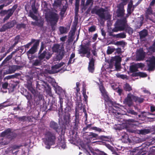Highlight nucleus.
<instances>
[{
  "label": "nucleus",
  "instance_id": "nucleus-27",
  "mask_svg": "<svg viewBox=\"0 0 155 155\" xmlns=\"http://www.w3.org/2000/svg\"><path fill=\"white\" fill-rule=\"evenodd\" d=\"M133 101L136 103H141L143 102L144 100L143 98L138 97L137 96H133Z\"/></svg>",
  "mask_w": 155,
  "mask_h": 155
},
{
  "label": "nucleus",
  "instance_id": "nucleus-12",
  "mask_svg": "<svg viewBox=\"0 0 155 155\" xmlns=\"http://www.w3.org/2000/svg\"><path fill=\"white\" fill-rule=\"evenodd\" d=\"M136 58L137 61L143 60L146 56V52L144 51L143 48H140L137 51Z\"/></svg>",
  "mask_w": 155,
  "mask_h": 155
},
{
  "label": "nucleus",
  "instance_id": "nucleus-22",
  "mask_svg": "<svg viewBox=\"0 0 155 155\" xmlns=\"http://www.w3.org/2000/svg\"><path fill=\"white\" fill-rule=\"evenodd\" d=\"M77 110L75 109V118L74 120V124L73 127V129L75 130H77L78 129L79 124L78 119V116L77 115Z\"/></svg>",
  "mask_w": 155,
  "mask_h": 155
},
{
  "label": "nucleus",
  "instance_id": "nucleus-7",
  "mask_svg": "<svg viewBox=\"0 0 155 155\" xmlns=\"http://www.w3.org/2000/svg\"><path fill=\"white\" fill-rule=\"evenodd\" d=\"M12 130L10 128H8L2 132L1 134V136L5 137L6 136L8 139L11 140L14 139L16 137V134L11 132Z\"/></svg>",
  "mask_w": 155,
  "mask_h": 155
},
{
  "label": "nucleus",
  "instance_id": "nucleus-10",
  "mask_svg": "<svg viewBox=\"0 0 155 155\" xmlns=\"http://www.w3.org/2000/svg\"><path fill=\"white\" fill-rule=\"evenodd\" d=\"M52 53L47 49H45L42 52H41L38 55V58L42 59H44L47 60H49L52 56Z\"/></svg>",
  "mask_w": 155,
  "mask_h": 155
},
{
  "label": "nucleus",
  "instance_id": "nucleus-35",
  "mask_svg": "<svg viewBox=\"0 0 155 155\" xmlns=\"http://www.w3.org/2000/svg\"><path fill=\"white\" fill-rule=\"evenodd\" d=\"M55 89L56 92L59 95H60L64 92V90L60 87L57 85L56 87H54Z\"/></svg>",
  "mask_w": 155,
  "mask_h": 155
},
{
  "label": "nucleus",
  "instance_id": "nucleus-42",
  "mask_svg": "<svg viewBox=\"0 0 155 155\" xmlns=\"http://www.w3.org/2000/svg\"><path fill=\"white\" fill-rule=\"evenodd\" d=\"M21 76L20 74L19 73H15L14 74L9 75L7 76V79H9L11 78H17L18 77Z\"/></svg>",
  "mask_w": 155,
  "mask_h": 155
},
{
  "label": "nucleus",
  "instance_id": "nucleus-16",
  "mask_svg": "<svg viewBox=\"0 0 155 155\" xmlns=\"http://www.w3.org/2000/svg\"><path fill=\"white\" fill-rule=\"evenodd\" d=\"M70 119L71 116L70 114L67 113L64 116L63 120V124L65 128H66V126H68L69 125H70V123L71 122Z\"/></svg>",
  "mask_w": 155,
  "mask_h": 155
},
{
  "label": "nucleus",
  "instance_id": "nucleus-1",
  "mask_svg": "<svg viewBox=\"0 0 155 155\" xmlns=\"http://www.w3.org/2000/svg\"><path fill=\"white\" fill-rule=\"evenodd\" d=\"M45 18L47 21L50 23L51 30L54 31L59 18L58 14L54 12H50L45 15Z\"/></svg>",
  "mask_w": 155,
  "mask_h": 155
},
{
  "label": "nucleus",
  "instance_id": "nucleus-34",
  "mask_svg": "<svg viewBox=\"0 0 155 155\" xmlns=\"http://www.w3.org/2000/svg\"><path fill=\"white\" fill-rule=\"evenodd\" d=\"M61 140L59 144L60 147L63 149H65L66 147V144L65 142V140L64 138L62 139V137H60Z\"/></svg>",
  "mask_w": 155,
  "mask_h": 155
},
{
  "label": "nucleus",
  "instance_id": "nucleus-45",
  "mask_svg": "<svg viewBox=\"0 0 155 155\" xmlns=\"http://www.w3.org/2000/svg\"><path fill=\"white\" fill-rule=\"evenodd\" d=\"M29 118H30V117L29 116H23L22 117H18L17 118L19 121L24 122L27 119L29 120Z\"/></svg>",
  "mask_w": 155,
  "mask_h": 155
},
{
  "label": "nucleus",
  "instance_id": "nucleus-59",
  "mask_svg": "<svg viewBox=\"0 0 155 155\" xmlns=\"http://www.w3.org/2000/svg\"><path fill=\"white\" fill-rule=\"evenodd\" d=\"M138 76L140 77V78H146L147 76V74L145 72H139Z\"/></svg>",
  "mask_w": 155,
  "mask_h": 155
},
{
  "label": "nucleus",
  "instance_id": "nucleus-23",
  "mask_svg": "<svg viewBox=\"0 0 155 155\" xmlns=\"http://www.w3.org/2000/svg\"><path fill=\"white\" fill-rule=\"evenodd\" d=\"M42 60L40 59H36L31 61L32 66H38L41 65L42 61Z\"/></svg>",
  "mask_w": 155,
  "mask_h": 155
},
{
  "label": "nucleus",
  "instance_id": "nucleus-20",
  "mask_svg": "<svg viewBox=\"0 0 155 155\" xmlns=\"http://www.w3.org/2000/svg\"><path fill=\"white\" fill-rule=\"evenodd\" d=\"M36 89L39 90H44L46 87L45 86L46 84L44 82L36 81Z\"/></svg>",
  "mask_w": 155,
  "mask_h": 155
},
{
  "label": "nucleus",
  "instance_id": "nucleus-14",
  "mask_svg": "<svg viewBox=\"0 0 155 155\" xmlns=\"http://www.w3.org/2000/svg\"><path fill=\"white\" fill-rule=\"evenodd\" d=\"M17 7L18 5L17 4H15L13 6L12 8L8 9L9 12L8 13V14L6 15L4 18L3 20L4 22L8 19L9 18L12 16Z\"/></svg>",
  "mask_w": 155,
  "mask_h": 155
},
{
  "label": "nucleus",
  "instance_id": "nucleus-51",
  "mask_svg": "<svg viewBox=\"0 0 155 155\" xmlns=\"http://www.w3.org/2000/svg\"><path fill=\"white\" fill-rule=\"evenodd\" d=\"M59 101L58 102L60 104V107L59 109L61 111H63V98L61 97H59Z\"/></svg>",
  "mask_w": 155,
  "mask_h": 155
},
{
  "label": "nucleus",
  "instance_id": "nucleus-37",
  "mask_svg": "<svg viewBox=\"0 0 155 155\" xmlns=\"http://www.w3.org/2000/svg\"><path fill=\"white\" fill-rule=\"evenodd\" d=\"M60 45L58 44H54L52 47V50L53 52H58L60 49L59 48Z\"/></svg>",
  "mask_w": 155,
  "mask_h": 155
},
{
  "label": "nucleus",
  "instance_id": "nucleus-31",
  "mask_svg": "<svg viewBox=\"0 0 155 155\" xmlns=\"http://www.w3.org/2000/svg\"><path fill=\"white\" fill-rule=\"evenodd\" d=\"M123 87L124 90L126 91L130 92L132 90L131 86L127 83L124 84Z\"/></svg>",
  "mask_w": 155,
  "mask_h": 155
},
{
  "label": "nucleus",
  "instance_id": "nucleus-18",
  "mask_svg": "<svg viewBox=\"0 0 155 155\" xmlns=\"http://www.w3.org/2000/svg\"><path fill=\"white\" fill-rule=\"evenodd\" d=\"M20 66L16 65L10 66L8 70H5V73L6 74H12L14 73L17 70L20 68Z\"/></svg>",
  "mask_w": 155,
  "mask_h": 155
},
{
  "label": "nucleus",
  "instance_id": "nucleus-4",
  "mask_svg": "<svg viewBox=\"0 0 155 155\" xmlns=\"http://www.w3.org/2000/svg\"><path fill=\"white\" fill-rule=\"evenodd\" d=\"M106 10L103 8L97 9L95 7L93 8L91 10L92 14H95L97 15L101 19L107 20L109 18L108 14L106 16L104 13Z\"/></svg>",
  "mask_w": 155,
  "mask_h": 155
},
{
  "label": "nucleus",
  "instance_id": "nucleus-64",
  "mask_svg": "<svg viewBox=\"0 0 155 155\" xmlns=\"http://www.w3.org/2000/svg\"><path fill=\"white\" fill-rule=\"evenodd\" d=\"M25 96L28 100V103L30 102V101L31 100L32 98V96L31 94L28 93L27 95H25Z\"/></svg>",
  "mask_w": 155,
  "mask_h": 155
},
{
  "label": "nucleus",
  "instance_id": "nucleus-38",
  "mask_svg": "<svg viewBox=\"0 0 155 155\" xmlns=\"http://www.w3.org/2000/svg\"><path fill=\"white\" fill-rule=\"evenodd\" d=\"M9 142V141L7 140L6 138H2L0 140V145L1 146L6 145Z\"/></svg>",
  "mask_w": 155,
  "mask_h": 155
},
{
  "label": "nucleus",
  "instance_id": "nucleus-40",
  "mask_svg": "<svg viewBox=\"0 0 155 155\" xmlns=\"http://www.w3.org/2000/svg\"><path fill=\"white\" fill-rule=\"evenodd\" d=\"M133 1L131 0L128 3L127 5V11H128L129 12H132V8L133 7Z\"/></svg>",
  "mask_w": 155,
  "mask_h": 155
},
{
  "label": "nucleus",
  "instance_id": "nucleus-61",
  "mask_svg": "<svg viewBox=\"0 0 155 155\" xmlns=\"http://www.w3.org/2000/svg\"><path fill=\"white\" fill-rule=\"evenodd\" d=\"M135 64L138 69L139 68L142 69L145 66L144 64L142 63H137Z\"/></svg>",
  "mask_w": 155,
  "mask_h": 155
},
{
  "label": "nucleus",
  "instance_id": "nucleus-63",
  "mask_svg": "<svg viewBox=\"0 0 155 155\" xmlns=\"http://www.w3.org/2000/svg\"><path fill=\"white\" fill-rule=\"evenodd\" d=\"M23 146L21 145H13L12 147V151L16 150L17 149H19L20 148V147H22Z\"/></svg>",
  "mask_w": 155,
  "mask_h": 155
},
{
  "label": "nucleus",
  "instance_id": "nucleus-57",
  "mask_svg": "<svg viewBox=\"0 0 155 155\" xmlns=\"http://www.w3.org/2000/svg\"><path fill=\"white\" fill-rule=\"evenodd\" d=\"M2 2L4 3L5 6H7L12 2V0H2Z\"/></svg>",
  "mask_w": 155,
  "mask_h": 155
},
{
  "label": "nucleus",
  "instance_id": "nucleus-29",
  "mask_svg": "<svg viewBox=\"0 0 155 155\" xmlns=\"http://www.w3.org/2000/svg\"><path fill=\"white\" fill-rule=\"evenodd\" d=\"M110 35L116 38H123L126 37V35L124 32L120 33L116 35Z\"/></svg>",
  "mask_w": 155,
  "mask_h": 155
},
{
  "label": "nucleus",
  "instance_id": "nucleus-21",
  "mask_svg": "<svg viewBox=\"0 0 155 155\" xmlns=\"http://www.w3.org/2000/svg\"><path fill=\"white\" fill-rule=\"evenodd\" d=\"M80 49L78 50V53L80 54H86L87 53V50L88 49V47L82 44L80 45Z\"/></svg>",
  "mask_w": 155,
  "mask_h": 155
},
{
  "label": "nucleus",
  "instance_id": "nucleus-26",
  "mask_svg": "<svg viewBox=\"0 0 155 155\" xmlns=\"http://www.w3.org/2000/svg\"><path fill=\"white\" fill-rule=\"evenodd\" d=\"M20 36L18 35L15 36L14 38L13 39V41L14 42V43L12 45V48H14L16 45L20 41Z\"/></svg>",
  "mask_w": 155,
  "mask_h": 155
},
{
  "label": "nucleus",
  "instance_id": "nucleus-2",
  "mask_svg": "<svg viewBox=\"0 0 155 155\" xmlns=\"http://www.w3.org/2000/svg\"><path fill=\"white\" fill-rule=\"evenodd\" d=\"M45 137L43 142L45 147L47 149H50L51 146L54 144L56 140V136L54 133L50 131H48L45 134Z\"/></svg>",
  "mask_w": 155,
  "mask_h": 155
},
{
  "label": "nucleus",
  "instance_id": "nucleus-54",
  "mask_svg": "<svg viewBox=\"0 0 155 155\" xmlns=\"http://www.w3.org/2000/svg\"><path fill=\"white\" fill-rule=\"evenodd\" d=\"M150 132V130L148 129H144L140 131V133L142 134L145 135Z\"/></svg>",
  "mask_w": 155,
  "mask_h": 155
},
{
  "label": "nucleus",
  "instance_id": "nucleus-46",
  "mask_svg": "<svg viewBox=\"0 0 155 155\" xmlns=\"http://www.w3.org/2000/svg\"><path fill=\"white\" fill-rule=\"evenodd\" d=\"M113 59L115 63H120L121 61V58L119 56H115L114 58L111 59Z\"/></svg>",
  "mask_w": 155,
  "mask_h": 155
},
{
  "label": "nucleus",
  "instance_id": "nucleus-6",
  "mask_svg": "<svg viewBox=\"0 0 155 155\" xmlns=\"http://www.w3.org/2000/svg\"><path fill=\"white\" fill-rule=\"evenodd\" d=\"M29 16L32 18L33 19L37 21V26L38 27L41 28L43 27L44 24V20L42 18L38 19V17L34 15V13L30 10L29 14Z\"/></svg>",
  "mask_w": 155,
  "mask_h": 155
},
{
  "label": "nucleus",
  "instance_id": "nucleus-19",
  "mask_svg": "<svg viewBox=\"0 0 155 155\" xmlns=\"http://www.w3.org/2000/svg\"><path fill=\"white\" fill-rule=\"evenodd\" d=\"M133 96L134 95L130 93L128 94L124 100V102L129 106L132 104Z\"/></svg>",
  "mask_w": 155,
  "mask_h": 155
},
{
  "label": "nucleus",
  "instance_id": "nucleus-58",
  "mask_svg": "<svg viewBox=\"0 0 155 155\" xmlns=\"http://www.w3.org/2000/svg\"><path fill=\"white\" fill-rule=\"evenodd\" d=\"M149 51L153 52H155V41H154L152 46H150L148 48Z\"/></svg>",
  "mask_w": 155,
  "mask_h": 155
},
{
  "label": "nucleus",
  "instance_id": "nucleus-28",
  "mask_svg": "<svg viewBox=\"0 0 155 155\" xmlns=\"http://www.w3.org/2000/svg\"><path fill=\"white\" fill-rule=\"evenodd\" d=\"M111 137L110 136H106L101 135L98 137V139L102 141H107L109 142L110 140Z\"/></svg>",
  "mask_w": 155,
  "mask_h": 155
},
{
  "label": "nucleus",
  "instance_id": "nucleus-39",
  "mask_svg": "<svg viewBox=\"0 0 155 155\" xmlns=\"http://www.w3.org/2000/svg\"><path fill=\"white\" fill-rule=\"evenodd\" d=\"M126 32H127L129 35L132 34L133 32V30L128 25H126L125 26V29Z\"/></svg>",
  "mask_w": 155,
  "mask_h": 155
},
{
  "label": "nucleus",
  "instance_id": "nucleus-32",
  "mask_svg": "<svg viewBox=\"0 0 155 155\" xmlns=\"http://www.w3.org/2000/svg\"><path fill=\"white\" fill-rule=\"evenodd\" d=\"M35 101L38 102L42 100L43 98V95L40 94V93H39L38 92H37V94L35 95H34Z\"/></svg>",
  "mask_w": 155,
  "mask_h": 155
},
{
  "label": "nucleus",
  "instance_id": "nucleus-25",
  "mask_svg": "<svg viewBox=\"0 0 155 155\" xmlns=\"http://www.w3.org/2000/svg\"><path fill=\"white\" fill-rule=\"evenodd\" d=\"M152 14L153 10L152 8L150 6H149L146 12L145 17L146 18L150 20H152L151 18H150L149 15Z\"/></svg>",
  "mask_w": 155,
  "mask_h": 155
},
{
  "label": "nucleus",
  "instance_id": "nucleus-24",
  "mask_svg": "<svg viewBox=\"0 0 155 155\" xmlns=\"http://www.w3.org/2000/svg\"><path fill=\"white\" fill-rule=\"evenodd\" d=\"M148 35V32L146 29H143L139 32L140 38V39L145 38Z\"/></svg>",
  "mask_w": 155,
  "mask_h": 155
},
{
  "label": "nucleus",
  "instance_id": "nucleus-9",
  "mask_svg": "<svg viewBox=\"0 0 155 155\" xmlns=\"http://www.w3.org/2000/svg\"><path fill=\"white\" fill-rule=\"evenodd\" d=\"M49 127L50 128L54 130L58 134L60 132L61 130L62 131L61 127L57 122L53 120H51L49 124Z\"/></svg>",
  "mask_w": 155,
  "mask_h": 155
},
{
  "label": "nucleus",
  "instance_id": "nucleus-43",
  "mask_svg": "<svg viewBox=\"0 0 155 155\" xmlns=\"http://www.w3.org/2000/svg\"><path fill=\"white\" fill-rule=\"evenodd\" d=\"M31 7L32 11H33L31 12H33V13H34L35 14H37L38 10L36 8L35 3V2L32 3Z\"/></svg>",
  "mask_w": 155,
  "mask_h": 155
},
{
  "label": "nucleus",
  "instance_id": "nucleus-53",
  "mask_svg": "<svg viewBox=\"0 0 155 155\" xmlns=\"http://www.w3.org/2000/svg\"><path fill=\"white\" fill-rule=\"evenodd\" d=\"M47 86H48V89H46V88H45V90L46 92L48 93V94L50 96V97H53V94H52V92L51 91V88L48 85H47Z\"/></svg>",
  "mask_w": 155,
  "mask_h": 155
},
{
  "label": "nucleus",
  "instance_id": "nucleus-60",
  "mask_svg": "<svg viewBox=\"0 0 155 155\" xmlns=\"http://www.w3.org/2000/svg\"><path fill=\"white\" fill-rule=\"evenodd\" d=\"M91 129L98 131L99 132H105V131L104 130H102L101 129L96 127H91Z\"/></svg>",
  "mask_w": 155,
  "mask_h": 155
},
{
  "label": "nucleus",
  "instance_id": "nucleus-55",
  "mask_svg": "<svg viewBox=\"0 0 155 155\" xmlns=\"http://www.w3.org/2000/svg\"><path fill=\"white\" fill-rule=\"evenodd\" d=\"M9 12L8 9L2 10L0 12V15L2 16H3L6 15H7Z\"/></svg>",
  "mask_w": 155,
  "mask_h": 155
},
{
  "label": "nucleus",
  "instance_id": "nucleus-5",
  "mask_svg": "<svg viewBox=\"0 0 155 155\" xmlns=\"http://www.w3.org/2000/svg\"><path fill=\"white\" fill-rule=\"evenodd\" d=\"M147 64L148 67L147 71H153L155 69V56L153 55L148 58L146 60Z\"/></svg>",
  "mask_w": 155,
  "mask_h": 155
},
{
  "label": "nucleus",
  "instance_id": "nucleus-36",
  "mask_svg": "<svg viewBox=\"0 0 155 155\" xmlns=\"http://www.w3.org/2000/svg\"><path fill=\"white\" fill-rule=\"evenodd\" d=\"M59 31L61 34H66L68 32L67 28L64 26H60L59 28Z\"/></svg>",
  "mask_w": 155,
  "mask_h": 155
},
{
  "label": "nucleus",
  "instance_id": "nucleus-41",
  "mask_svg": "<svg viewBox=\"0 0 155 155\" xmlns=\"http://www.w3.org/2000/svg\"><path fill=\"white\" fill-rule=\"evenodd\" d=\"M129 114L136 116L137 114V113L135 112L133 110L129 109L127 110L126 114L128 116H130L129 115Z\"/></svg>",
  "mask_w": 155,
  "mask_h": 155
},
{
  "label": "nucleus",
  "instance_id": "nucleus-33",
  "mask_svg": "<svg viewBox=\"0 0 155 155\" xmlns=\"http://www.w3.org/2000/svg\"><path fill=\"white\" fill-rule=\"evenodd\" d=\"M129 70L131 73H134L139 71L135 64L130 66Z\"/></svg>",
  "mask_w": 155,
  "mask_h": 155
},
{
  "label": "nucleus",
  "instance_id": "nucleus-8",
  "mask_svg": "<svg viewBox=\"0 0 155 155\" xmlns=\"http://www.w3.org/2000/svg\"><path fill=\"white\" fill-rule=\"evenodd\" d=\"M16 24L15 20L11 21L4 25L0 29L1 32H4L8 29H10L14 27Z\"/></svg>",
  "mask_w": 155,
  "mask_h": 155
},
{
  "label": "nucleus",
  "instance_id": "nucleus-11",
  "mask_svg": "<svg viewBox=\"0 0 155 155\" xmlns=\"http://www.w3.org/2000/svg\"><path fill=\"white\" fill-rule=\"evenodd\" d=\"M118 8L116 11L117 16L118 18H122L124 17L125 14V10L123 5L120 4L117 6Z\"/></svg>",
  "mask_w": 155,
  "mask_h": 155
},
{
  "label": "nucleus",
  "instance_id": "nucleus-52",
  "mask_svg": "<svg viewBox=\"0 0 155 155\" xmlns=\"http://www.w3.org/2000/svg\"><path fill=\"white\" fill-rule=\"evenodd\" d=\"M61 2L59 0H56L54 1L53 5L54 7H59L61 6Z\"/></svg>",
  "mask_w": 155,
  "mask_h": 155
},
{
  "label": "nucleus",
  "instance_id": "nucleus-15",
  "mask_svg": "<svg viewBox=\"0 0 155 155\" xmlns=\"http://www.w3.org/2000/svg\"><path fill=\"white\" fill-rule=\"evenodd\" d=\"M39 42V40H37L33 44V46L27 52V54L28 55L34 54L37 51Z\"/></svg>",
  "mask_w": 155,
  "mask_h": 155
},
{
  "label": "nucleus",
  "instance_id": "nucleus-62",
  "mask_svg": "<svg viewBox=\"0 0 155 155\" xmlns=\"http://www.w3.org/2000/svg\"><path fill=\"white\" fill-rule=\"evenodd\" d=\"M114 66L115 68V69L114 70H116L117 71L120 70V63H115L114 64Z\"/></svg>",
  "mask_w": 155,
  "mask_h": 155
},
{
  "label": "nucleus",
  "instance_id": "nucleus-50",
  "mask_svg": "<svg viewBox=\"0 0 155 155\" xmlns=\"http://www.w3.org/2000/svg\"><path fill=\"white\" fill-rule=\"evenodd\" d=\"M26 24L24 23L18 24L16 25V28L18 30L22 28H25L26 27Z\"/></svg>",
  "mask_w": 155,
  "mask_h": 155
},
{
  "label": "nucleus",
  "instance_id": "nucleus-56",
  "mask_svg": "<svg viewBox=\"0 0 155 155\" xmlns=\"http://www.w3.org/2000/svg\"><path fill=\"white\" fill-rule=\"evenodd\" d=\"M115 62L113 60L111 59L110 60L109 65V67L110 69L113 68V67L114 66Z\"/></svg>",
  "mask_w": 155,
  "mask_h": 155
},
{
  "label": "nucleus",
  "instance_id": "nucleus-47",
  "mask_svg": "<svg viewBox=\"0 0 155 155\" xmlns=\"http://www.w3.org/2000/svg\"><path fill=\"white\" fill-rule=\"evenodd\" d=\"M89 134H90L89 136L90 138H96V139H98V138L99 136L98 135V134L93 132H90Z\"/></svg>",
  "mask_w": 155,
  "mask_h": 155
},
{
  "label": "nucleus",
  "instance_id": "nucleus-30",
  "mask_svg": "<svg viewBox=\"0 0 155 155\" xmlns=\"http://www.w3.org/2000/svg\"><path fill=\"white\" fill-rule=\"evenodd\" d=\"M12 58V55H10V54L4 60L0 65L1 66H6L8 63V61H9Z\"/></svg>",
  "mask_w": 155,
  "mask_h": 155
},
{
  "label": "nucleus",
  "instance_id": "nucleus-3",
  "mask_svg": "<svg viewBox=\"0 0 155 155\" xmlns=\"http://www.w3.org/2000/svg\"><path fill=\"white\" fill-rule=\"evenodd\" d=\"M127 22L125 18L118 19L115 24V27L112 30L113 32H116L124 30Z\"/></svg>",
  "mask_w": 155,
  "mask_h": 155
},
{
  "label": "nucleus",
  "instance_id": "nucleus-48",
  "mask_svg": "<svg viewBox=\"0 0 155 155\" xmlns=\"http://www.w3.org/2000/svg\"><path fill=\"white\" fill-rule=\"evenodd\" d=\"M80 0H75V11L76 13L78 12L79 11Z\"/></svg>",
  "mask_w": 155,
  "mask_h": 155
},
{
  "label": "nucleus",
  "instance_id": "nucleus-49",
  "mask_svg": "<svg viewBox=\"0 0 155 155\" xmlns=\"http://www.w3.org/2000/svg\"><path fill=\"white\" fill-rule=\"evenodd\" d=\"M115 48H111L110 46L108 47V49L107 51V53L108 54H112L115 51Z\"/></svg>",
  "mask_w": 155,
  "mask_h": 155
},
{
  "label": "nucleus",
  "instance_id": "nucleus-44",
  "mask_svg": "<svg viewBox=\"0 0 155 155\" xmlns=\"http://www.w3.org/2000/svg\"><path fill=\"white\" fill-rule=\"evenodd\" d=\"M53 67H52L51 69V70H49L48 72L50 74H54L60 71V70H57L56 69L53 68Z\"/></svg>",
  "mask_w": 155,
  "mask_h": 155
},
{
  "label": "nucleus",
  "instance_id": "nucleus-17",
  "mask_svg": "<svg viewBox=\"0 0 155 155\" xmlns=\"http://www.w3.org/2000/svg\"><path fill=\"white\" fill-rule=\"evenodd\" d=\"M95 60L93 58H92L90 60L89 63L88 69L90 72L93 73L94 71V63Z\"/></svg>",
  "mask_w": 155,
  "mask_h": 155
},
{
  "label": "nucleus",
  "instance_id": "nucleus-13",
  "mask_svg": "<svg viewBox=\"0 0 155 155\" xmlns=\"http://www.w3.org/2000/svg\"><path fill=\"white\" fill-rule=\"evenodd\" d=\"M99 89L101 93V95L104 97V100L106 102L109 101L110 98L107 94V93L103 85H101L100 86Z\"/></svg>",
  "mask_w": 155,
  "mask_h": 155
}]
</instances>
